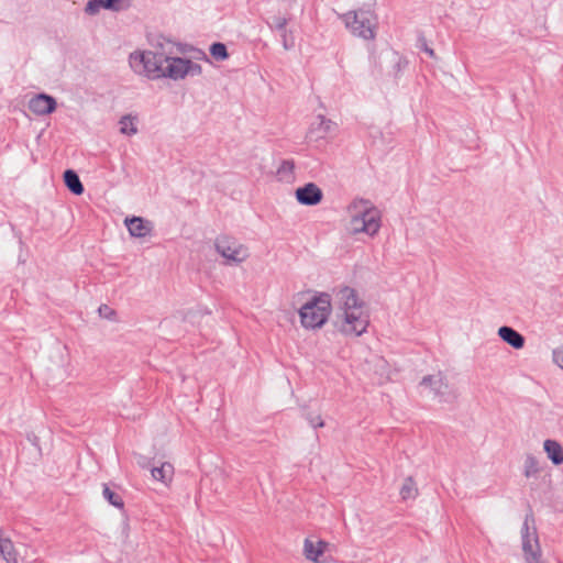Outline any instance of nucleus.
I'll return each mask as SVG.
<instances>
[{
    "instance_id": "obj_1",
    "label": "nucleus",
    "mask_w": 563,
    "mask_h": 563,
    "mask_svg": "<svg viewBox=\"0 0 563 563\" xmlns=\"http://www.w3.org/2000/svg\"><path fill=\"white\" fill-rule=\"evenodd\" d=\"M338 302L339 330L346 335L363 334L368 327L369 317L356 291L353 288L343 287L338 292Z\"/></svg>"
},
{
    "instance_id": "obj_2",
    "label": "nucleus",
    "mask_w": 563,
    "mask_h": 563,
    "mask_svg": "<svg viewBox=\"0 0 563 563\" xmlns=\"http://www.w3.org/2000/svg\"><path fill=\"white\" fill-rule=\"evenodd\" d=\"M351 216L350 231L356 235L365 233L373 238L382 227V213L372 203V201L363 198L354 199L347 207Z\"/></svg>"
},
{
    "instance_id": "obj_3",
    "label": "nucleus",
    "mask_w": 563,
    "mask_h": 563,
    "mask_svg": "<svg viewBox=\"0 0 563 563\" xmlns=\"http://www.w3.org/2000/svg\"><path fill=\"white\" fill-rule=\"evenodd\" d=\"M346 29L357 37L372 41L376 36L377 18L371 10L349 11L340 15Z\"/></svg>"
},
{
    "instance_id": "obj_4",
    "label": "nucleus",
    "mask_w": 563,
    "mask_h": 563,
    "mask_svg": "<svg viewBox=\"0 0 563 563\" xmlns=\"http://www.w3.org/2000/svg\"><path fill=\"white\" fill-rule=\"evenodd\" d=\"M331 312V299L328 294H320L306 302L299 310L300 321L306 329L321 328Z\"/></svg>"
},
{
    "instance_id": "obj_5",
    "label": "nucleus",
    "mask_w": 563,
    "mask_h": 563,
    "mask_svg": "<svg viewBox=\"0 0 563 563\" xmlns=\"http://www.w3.org/2000/svg\"><path fill=\"white\" fill-rule=\"evenodd\" d=\"M164 54L151 51L133 52L130 54L129 64L132 70L151 79L162 78Z\"/></svg>"
},
{
    "instance_id": "obj_6",
    "label": "nucleus",
    "mask_w": 563,
    "mask_h": 563,
    "mask_svg": "<svg viewBox=\"0 0 563 563\" xmlns=\"http://www.w3.org/2000/svg\"><path fill=\"white\" fill-rule=\"evenodd\" d=\"M521 543L526 562L539 563L541 559V549L532 510H529L525 516L521 528Z\"/></svg>"
},
{
    "instance_id": "obj_7",
    "label": "nucleus",
    "mask_w": 563,
    "mask_h": 563,
    "mask_svg": "<svg viewBox=\"0 0 563 563\" xmlns=\"http://www.w3.org/2000/svg\"><path fill=\"white\" fill-rule=\"evenodd\" d=\"M163 77L173 80L184 79L187 75L199 76L202 68L199 64L181 57L164 56Z\"/></svg>"
},
{
    "instance_id": "obj_8",
    "label": "nucleus",
    "mask_w": 563,
    "mask_h": 563,
    "mask_svg": "<svg viewBox=\"0 0 563 563\" xmlns=\"http://www.w3.org/2000/svg\"><path fill=\"white\" fill-rule=\"evenodd\" d=\"M216 250L231 263H242L249 257L247 249L234 238L221 235L216 239Z\"/></svg>"
},
{
    "instance_id": "obj_9",
    "label": "nucleus",
    "mask_w": 563,
    "mask_h": 563,
    "mask_svg": "<svg viewBox=\"0 0 563 563\" xmlns=\"http://www.w3.org/2000/svg\"><path fill=\"white\" fill-rule=\"evenodd\" d=\"M420 385L424 388H429L430 393L441 402H453L457 398V394L450 388L445 377L441 373L424 376Z\"/></svg>"
},
{
    "instance_id": "obj_10",
    "label": "nucleus",
    "mask_w": 563,
    "mask_h": 563,
    "mask_svg": "<svg viewBox=\"0 0 563 563\" xmlns=\"http://www.w3.org/2000/svg\"><path fill=\"white\" fill-rule=\"evenodd\" d=\"M297 201L302 206H316L323 198L322 190L313 183L298 187L295 191Z\"/></svg>"
},
{
    "instance_id": "obj_11",
    "label": "nucleus",
    "mask_w": 563,
    "mask_h": 563,
    "mask_svg": "<svg viewBox=\"0 0 563 563\" xmlns=\"http://www.w3.org/2000/svg\"><path fill=\"white\" fill-rule=\"evenodd\" d=\"M56 100L49 95L38 93L29 101V109L36 115H47L55 111Z\"/></svg>"
},
{
    "instance_id": "obj_12",
    "label": "nucleus",
    "mask_w": 563,
    "mask_h": 563,
    "mask_svg": "<svg viewBox=\"0 0 563 563\" xmlns=\"http://www.w3.org/2000/svg\"><path fill=\"white\" fill-rule=\"evenodd\" d=\"M126 228L132 236L144 238L152 231V224L150 221H145L142 218L133 217L125 219Z\"/></svg>"
},
{
    "instance_id": "obj_13",
    "label": "nucleus",
    "mask_w": 563,
    "mask_h": 563,
    "mask_svg": "<svg viewBox=\"0 0 563 563\" xmlns=\"http://www.w3.org/2000/svg\"><path fill=\"white\" fill-rule=\"evenodd\" d=\"M328 543L322 540L312 541L306 539L303 543V553L307 560L312 562H320V556L324 553Z\"/></svg>"
},
{
    "instance_id": "obj_14",
    "label": "nucleus",
    "mask_w": 563,
    "mask_h": 563,
    "mask_svg": "<svg viewBox=\"0 0 563 563\" xmlns=\"http://www.w3.org/2000/svg\"><path fill=\"white\" fill-rule=\"evenodd\" d=\"M498 335L514 349H521L525 345V338L511 327L503 325L498 329Z\"/></svg>"
},
{
    "instance_id": "obj_15",
    "label": "nucleus",
    "mask_w": 563,
    "mask_h": 563,
    "mask_svg": "<svg viewBox=\"0 0 563 563\" xmlns=\"http://www.w3.org/2000/svg\"><path fill=\"white\" fill-rule=\"evenodd\" d=\"M122 7V0H89L86 4V13L93 15L100 11V9H108L112 11H119Z\"/></svg>"
},
{
    "instance_id": "obj_16",
    "label": "nucleus",
    "mask_w": 563,
    "mask_h": 563,
    "mask_svg": "<svg viewBox=\"0 0 563 563\" xmlns=\"http://www.w3.org/2000/svg\"><path fill=\"white\" fill-rule=\"evenodd\" d=\"M543 449L549 460L554 465H561L563 463V448L558 441L551 439L545 440Z\"/></svg>"
},
{
    "instance_id": "obj_17",
    "label": "nucleus",
    "mask_w": 563,
    "mask_h": 563,
    "mask_svg": "<svg viewBox=\"0 0 563 563\" xmlns=\"http://www.w3.org/2000/svg\"><path fill=\"white\" fill-rule=\"evenodd\" d=\"M0 555L7 563H18V552L13 542L3 532L0 534Z\"/></svg>"
},
{
    "instance_id": "obj_18",
    "label": "nucleus",
    "mask_w": 563,
    "mask_h": 563,
    "mask_svg": "<svg viewBox=\"0 0 563 563\" xmlns=\"http://www.w3.org/2000/svg\"><path fill=\"white\" fill-rule=\"evenodd\" d=\"M151 474L153 479L167 485L173 479L174 466L170 463L165 462L162 463L161 466L152 467Z\"/></svg>"
},
{
    "instance_id": "obj_19",
    "label": "nucleus",
    "mask_w": 563,
    "mask_h": 563,
    "mask_svg": "<svg viewBox=\"0 0 563 563\" xmlns=\"http://www.w3.org/2000/svg\"><path fill=\"white\" fill-rule=\"evenodd\" d=\"M64 181L66 187L75 195H81L85 190L79 176L73 169L64 172Z\"/></svg>"
},
{
    "instance_id": "obj_20",
    "label": "nucleus",
    "mask_w": 563,
    "mask_h": 563,
    "mask_svg": "<svg viewBox=\"0 0 563 563\" xmlns=\"http://www.w3.org/2000/svg\"><path fill=\"white\" fill-rule=\"evenodd\" d=\"M295 163L290 159H284L277 168L276 175L282 181H289L294 177Z\"/></svg>"
},
{
    "instance_id": "obj_21",
    "label": "nucleus",
    "mask_w": 563,
    "mask_h": 563,
    "mask_svg": "<svg viewBox=\"0 0 563 563\" xmlns=\"http://www.w3.org/2000/svg\"><path fill=\"white\" fill-rule=\"evenodd\" d=\"M399 494L404 500L415 499L417 497L418 488L411 477H407L404 481Z\"/></svg>"
},
{
    "instance_id": "obj_22",
    "label": "nucleus",
    "mask_w": 563,
    "mask_h": 563,
    "mask_svg": "<svg viewBox=\"0 0 563 563\" xmlns=\"http://www.w3.org/2000/svg\"><path fill=\"white\" fill-rule=\"evenodd\" d=\"M540 471L539 461L533 455H527L523 465V474L526 477L536 476Z\"/></svg>"
},
{
    "instance_id": "obj_23",
    "label": "nucleus",
    "mask_w": 563,
    "mask_h": 563,
    "mask_svg": "<svg viewBox=\"0 0 563 563\" xmlns=\"http://www.w3.org/2000/svg\"><path fill=\"white\" fill-rule=\"evenodd\" d=\"M210 54L216 60H225L229 57L227 46L220 42L210 46Z\"/></svg>"
},
{
    "instance_id": "obj_24",
    "label": "nucleus",
    "mask_w": 563,
    "mask_h": 563,
    "mask_svg": "<svg viewBox=\"0 0 563 563\" xmlns=\"http://www.w3.org/2000/svg\"><path fill=\"white\" fill-rule=\"evenodd\" d=\"M119 124H120V131L123 134L133 135L137 132V129L133 122V119L130 115L122 117Z\"/></svg>"
},
{
    "instance_id": "obj_25",
    "label": "nucleus",
    "mask_w": 563,
    "mask_h": 563,
    "mask_svg": "<svg viewBox=\"0 0 563 563\" xmlns=\"http://www.w3.org/2000/svg\"><path fill=\"white\" fill-rule=\"evenodd\" d=\"M103 497L114 507L122 508L123 507V500L120 495L111 490L107 485L103 487Z\"/></svg>"
},
{
    "instance_id": "obj_26",
    "label": "nucleus",
    "mask_w": 563,
    "mask_h": 563,
    "mask_svg": "<svg viewBox=\"0 0 563 563\" xmlns=\"http://www.w3.org/2000/svg\"><path fill=\"white\" fill-rule=\"evenodd\" d=\"M269 26L272 29H275L279 32L282 37H286V26H287V19L280 15H276L273 18L272 23H269Z\"/></svg>"
},
{
    "instance_id": "obj_27",
    "label": "nucleus",
    "mask_w": 563,
    "mask_h": 563,
    "mask_svg": "<svg viewBox=\"0 0 563 563\" xmlns=\"http://www.w3.org/2000/svg\"><path fill=\"white\" fill-rule=\"evenodd\" d=\"M317 120L319 121L318 130L321 133V137H323L324 135L332 131L334 123L330 119H327L324 115H318Z\"/></svg>"
},
{
    "instance_id": "obj_28",
    "label": "nucleus",
    "mask_w": 563,
    "mask_h": 563,
    "mask_svg": "<svg viewBox=\"0 0 563 563\" xmlns=\"http://www.w3.org/2000/svg\"><path fill=\"white\" fill-rule=\"evenodd\" d=\"M306 418H307L309 424L314 429L321 428L324 426V422L320 415L308 413Z\"/></svg>"
},
{
    "instance_id": "obj_29",
    "label": "nucleus",
    "mask_w": 563,
    "mask_h": 563,
    "mask_svg": "<svg viewBox=\"0 0 563 563\" xmlns=\"http://www.w3.org/2000/svg\"><path fill=\"white\" fill-rule=\"evenodd\" d=\"M553 361L563 369V345L553 351Z\"/></svg>"
},
{
    "instance_id": "obj_30",
    "label": "nucleus",
    "mask_w": 563,
    "mask_h": 563,
    "mask_svg": "<svg viewBox=\"0 0 563 563\" xmlns=\"http://www.w3.org/2000/svg\"><path fill=\"white\" fill-rule=\"evenodd\" d=\"M99 312L101 316H103L107 319H110L112 314H114V311L109 308L108 306H101L99 308Z\"/></svg>"
},
{
    "instance_id": "obj_31",
    "label": "nucleus",
    "mask_w": 563,
    "mask_h": 563,
    "mask_svg": "<svg viewBox=\"0 0 563 563\" xmlns=\"http://www.w3.org/2000/svg\"><path fill=\"white\" fill-rule=\"evenodd\" d=\"M423 49L424 52L429 55V56H434V52L432 48H429L426 44L423 45Z\"/></svg>"
},
{
    "instance_id": "obj_32",
    "label": "nucleus",
    "mask_w": 563,
    "mask_h": 563,
    "mask_svg": "<svg viewBox=\"0 0 563 563\" xmlns=\"http://www.w3.org/2000/svg\"><path fill=\"white\" fill-rule=\"evenodd\" d=\"M282 38H283V45H284L285 49H289L291 47V45L288 44L287 36L282 37Z\"/></svg>"
},
{
    "instance_id": "obj_33",
    "label": "nucleus",
    "mask_w": 563,
    "mask_h": 563,
    "mask_svg": "<svg viewBox=\"0 0 563 563\" xmlns=\"http://www.w3.org/2000/svg\"><path fill=\"white\" fill-rule=\"evenodd\" d=\"M2 532H3V531H2V529H0V534H1Z\"/></svg>"
}]
</instances>
